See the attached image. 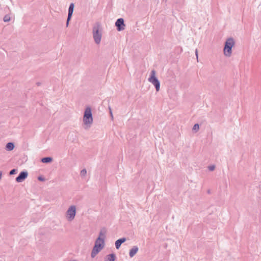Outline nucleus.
<instances>
[{
	"label": "nucleus",
	"mask_w": 261,
	"mask_h": 261,
	"mask_svg": "<svg viewBox=\"0 0 261 261\" xmlns=\"http://www.w3.org/2000/svg\"><path fill=\"white\" fill-rule=\"evenodd\" d=\"M76 213V207L75 206L72 205L71 206L67 212V218L68 220L71 221L72 220L75 215Z\"/></svg>",
	"instance_id": "423d86ee"
},
{
	"label": "nucleus",
	"mask_w": 261,
	"mask_h": 261,
	"mask_svg": "<svg viewBox=\"0 0 261 261\" xmlns=\"http://www.w3.org/2000/svg\"><path fill=\"white\" fill-rule=\"evenodd\" d=\"M14 147V146L12 143H8L6 145V149L9 151L12 150Z\"/></svg>",
	"instance_id": "ddd939ff"
},
{
	"label": "nucleus",
	"mask_w": 261,
	"mask_h": 261,
	"mask_svg": "<svg viewBox=\"0 0 261 261\" xmlns=\"http://www.w3.org/2000/svg\"><path fill=\"white\" fill-rule=\"evenodd\" d=\"M148 81L154 85L157 91H159L160 87V84L157 78L155 77V71L152 70L151 76L149 78Z\"/></svg>",
	"instance_id": "20e7f679"
},
{
	"label": "nucleus",
	"mask_w": 261,
	"mask_h": 261,
	"mask_svg": "<svg viewBox=\"0 0 261 261\" xmlns=\"http://www.w3.org/2000/svg\"><path fill=\"white\" fill-rule=\"evenodd\" d=\"M115 258V256L114 254H110L106 256L105 258V261H114Z\"/></svg>",
	"instance_id": "f8f14e48"
},
{
	"label": "nucleus",
	"mask_w": 261,
	"mask_h": 261,
	"mask_svg": "<svg viewBox=\"0 0 261 261\" xmlns=\"http://www.w3.org/2000/svg\"><path fill=\"white\" fill-rule=\"evenodd\" d=\"M41 161L43 163H49L52 161V159L49 157L44 158L42 159Z\"/></svg>",
	"instance_id": "4468645a"
},
{
	"label": "nucleus",
	"mask_w": 261,
	"mask_h": 261,
	"mask_svg": "<svg viewBox=\"0 0 261 261\" xmlns=\"http://www.w3.org/2000/svg\"><path fill=\"white\" fill-rule=\"evenodd\" d=\"M28 176V173L26 172H21L19 175H18V176L17 177H16V180L18 182H21L22 181H23L25 178H27Z\"/></svg>",
	"instance_id": "6e6552de"
},
{
	"label": "nucleus",
	"mask_w": 261,
	"mask_h": 261,
	"mask_svg": "<svg viewBox=\"0 0 261 261\" xmlns=\"http://www.w3.org/2000/svg\"><path fill=\"white\" fill-rule=\"evenodd\" d=\"M73 9H74V4L73 3H71L70 5L69 10H68V16L67 20V25H68L69 21L70 20L71 17L72 15L73 12Z\"/></svg>",
	"instance_id": "1a4fd4ad"
},
{
	"label": "nucleus",
	"mask_w": 261,
	"mask_h": 261,
	"mask_svg": "<svg viewBox=\"0 0 261 261\" xmlns=\"http://www.w3.org/2000/svg\"><path fill=\"white\" fill-rule=\"evenodd\" d=\"M15 172H16V170H15V169H13V170H12L10 171V174L11 175H12V174H13L15 173Z\"/></svg>",
	"instance_id": "6ab92c4d"
},
{
	"label": "nucleus",
	"mask_w": 261,
	"mask_h": 261,
	"mask_svg": "<svg viewBox=\"0 0 261 261\" xmlns=\"http://www.w3.org/2000/svg\"><path fill=\"white\" fill-rule=\"evenodd\" d=\"M2 176V173L1 172H0V179H1Z\"/></svg>",
	"instance_id": "aec40b11"
},
{
	"label": "nucleus",
	"mask_w": 261,
	"mask_h": 261,
	"mask_svg": "<svg viewBox=\"0 0 261 261\" xmlns=\"http://www.w3.org/2000/svg\"><path fill=\"white\" fill-rule=\"evenodd\" d=\"M110 114H111V115L112 117H113V116H112V112H111V110H110Z\"/></svg>",
	"instance_id": "412c9836"
},
{
	"label": "nucleus",
	"mask_w": 261,
	"mask_h": 261,
	"mask_svg": "<svg viewBox=\"0 0 261 261\" xmlns=\"http://www.w3.org/2000/svg\"><path fill=\"white\" fill-rule=\"evenodd\" d=\"M116 27H117V30L120 31L124 29V20L122 18L118 19L115 23Z\"/></svg>",
	"instance_id": "0eeeda50"
},
{
	"label": "nucleus",
	"mask_w": 261,
	"mask_h": 261,
	"mask_svg": "<svg viewBox=\"0 0 261 261\" xmlns=\"http://www.w3.org/2000/svg\"><path fill=\"white\" fill-rule=\"evenodd\" d=\"M208 168L210 169V170L211 171H213L215 169V166H210L208 167Z\"/></svg>",
	"instance_id": "a211bd4d"
},
{
	"label": "nucleus",
	"mask_w": 261,
	"mask_h": 261,
	"mask_svg": "<svg viewBox=\"0 0 261 261\" xmlns=\"http://www.w3.org/2000/svg\"><path fill=\"white\" fill-rule=\"evenodd\" d=\"M83 121L84 123L87 125H90L93 122L91 110L89 107L87 108L85 110Z\"/></svg>",
	"instance_id": "7ed1b4c3"
},
{
	"label": "nucleus",
	"mask_w": 261,
	"mask_h": 261,
	"mask_svg": "<svg viewBox=\"0 0 261 261\" xmlns=\"http://www.w3.org/2000/svg\"><path fill=\"white\" fill-rule=\"evenodd\" d=\"M104 244V236L101 232L99 237L95 242V245L92 251V257H94L103 248Z\"/></svg>",
	"instance_id": "f257e3e1"
},
{
	"label": "nucleus",
	"mask_w": 261,
	"mask_h": 261,
	"mask_svg": "<svg viewBox=\"0 0 261 261\" xmlns=\"http://www.w3.org/2000/svg\"><path fill=\"white\" fill-rule=\"evenodd\" d=\"M86 173H87L86 170L84 169L81 171V174L82 176H85L86 174Z\"/></svg>",
	"instance_id": "f3484780"
},
{
	"label": "nucleus",
	"mask_w": 261,
	"mask_h": 261,
	"mask_svg": "<svg viewBox=\"0 0 261 261\" xmlns=\"http://www.w3.org/2000/svg\"><path fill=\"white\" fill-rule=\"evenodd\" d=\"M234 41L232 38L228 39L225 44L223 52L225 56L230 57L231 55V48L234 45Z\"/></svg>",
	"instance_id": "f03ea898"
},
{
	"label": "nucleus",
	"mask_w": 261,
	"mask_h": 261,
	"mask_svg": "<svg viewBox=\"0 0 261 261\" xmlns=\"http://www.w3.org/2000/svg\"><path fill=\"white\" fill-rule=\"evenodd\" d=\"M126 239L125 238H122L121 239L118 240L115 242V246L117 249H118L121 244L125 241Z\"/></svg>",
	"instance_id": "9d476101"
},
{
	"label": "nucleus",
	"mask_w": 261,
	"mask_h": 261,
	"mask_svg": "<svg viewBox=\"0 0 261 261\" xmlns=\"http://www.w3.org/2000/svg\"><path fill=\"white\" fill-rule=\"evenodd\" d=\"M10 17L9 15H6L4 17V21L5 22H8L10 21Z\"/></svg>",
	"instance_id": "2eb2a0df"
},
{
	"label": "nucleus",
	"mask_w": 261,
	"mask_h": 261,
	"mask_svg": "<svg viewBox=\"0 0 261 261\" xmlns=\"http://www.w3.org/2000/svg\"><path fill=\"white\" fill-rule=\"evenodd\" d=\"M99 25L97 24L93 28V38L97 44H99L101 41V35L99 32Z\"/></svg>",
	"instance_id": "39448f33"
},
{
	"label": "nucleus",
	"mask_w": 261,
	"mask_h": 261,
	"mask_svg": "<svg viewBox=\"0 0 261 261\" xmlns=\"http://www.w3.org/2000/svg\"><path fill=\"white\" fill-rule=\"evenodd\" d=\"M138 248L137 247H133L129 251V256L132 257L137 252Z\"/></svg>",
	"instance_id": "9b49d317"
},
{
	"label": "nucleus",
	"mask_w": 261,
	"mask_h": 261,
	"mask_svg": "<svg viewBox=\"0 0 261 261\" xmlns=\"http://www.w3.org/2000/svg\"><path fill=\"white\" fill-rule=\"evenodd\" d=\"M199 125L198 124H195L193 126V129L197 131L199 129Z\"/></svg>",
	"instance_id": "dca6fc26"
}]
</instances>
